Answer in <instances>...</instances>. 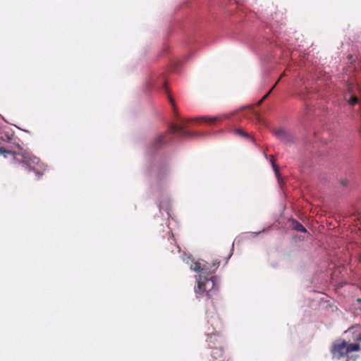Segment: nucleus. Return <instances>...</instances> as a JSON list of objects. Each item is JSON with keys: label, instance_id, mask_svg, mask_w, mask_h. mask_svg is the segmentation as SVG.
Instances as JSON below:
<instances>
[{"label": "nucleus", "instance_id": "13", "mask_svg": "<svg viewBox=\"0 0 361 361\" xmlns=\"http://www.w3.org/2000/svg\"><path fill=\"white\" fill-rule=\"evenodd\" d=\"M209 322H211V325L214 330L216 329H220L222 326L221 322L219 318H213L209 321Z\"/></svg>", "mask_w": 361, "mask_h": 361}, {"label": "nucleus", "instance_id": "20", "mask_svg": "<svg viewBox=\"0 0 361 361\" xmlns=\"http://www.w3.org/2000/svg\"><path fill=\"white\" fill-rule=\"evenodd\" d=\"M281 79V76L279 77V79L278 80V81L276 82V84L274 85V86L278 83V82L279 81V80Z\"/></svg>", "mask_w": 361, "mask_h": 361}, {"label": "nucleus", "instance_id": "15", "mask_svg": "<svg viewBox=\"0 0 361 361\" xmlns=\"http://www.w3.org/2000/svg\"><path fill=\"white\" fill-rule=\"evenodd\" d=\"M271 165H272L273 169L274 171L275 175L276 177L279 178L280 176L279 169V166H277V164L275 163V160H274V158L273 156H271Z\"/></svg>", "mask_w": 361, "mask_h": 361}, {"label": "nucleus", "instance_id": "11", "mask_svg": "<svg viewBox=\"0 0 361 361\" xmlns=\"http://www.w3.org/2000/svg\"><path fill=\"white\" fill-rule=\"evenodd\" d=\"M347 102L350 106H354L356 104H360V99L355 94H352L347 99Z\"/></svg>", "mask_w": 361, "mask_h": 361}, {"label": "nucleus", "instance_id": "4", "mask_svg": "<svg viewBox=\"0 0 361 361\" xmlns=\"http://www.w3.org/2000/svg\"><path fill=\"white\" fill-rule=\"evenodd\" d=\"M275 136L279 139L281 142L286 144H290L294 142L295 137L288 130L283 128H279L274 130Z\"/></svg>", "mask_w": 361, "mask_h": 361}, {"label": "nucleus", "instance_id": "8", "mask_svg": "<svg viewBox=\"0 0 361 361\" xmlns=\"http://www.w3.org/2000/svg\"><path fill=\"white\" fill-rule=\"evenodd\" d=\"M167 142V140L165 138V136L162 135H159L157 136L154 141L152 143V150H155L162 146L163 145L166 144Z\"/></svg>", "mask_w": 361, "mask_h": 361}, {"label": "nucleus", "instance_id": "18", "mask_svg": "<svg viewBox=\"0 0 361 361\" xmlns=\"http://www.w3.org/2000/svg\"><path fill=\"white\" fill-rule=\"evenodd\" d=\"M220 262H215L213 263V270L212 271H214L215 269H217V267L219 266Z\"/></svg>", "mask_w": 361, "mask_h": 361}, {"label": "nucleus", "instance_id": "17", "mask_svg": "<svg viewBox=\"0 0 361 361\" xmlns=\"http://www.w3.org/2000/svg\"><path fill=\"white\" fill-rule=\"evenodd\" d=\"M235 133L237 135H239L243 137H248V134L242 129H237L235 130Z\"/></svg>", "mask_w": 361, "mask_h": 361}, {"label": "nucleus", "instance_id": "5", "mask_svg": "<svg viewBox=\"0 0 361 361\" xmlns=\"http://www.w3.org/2000/svg\"><path fill=\"white\" fill-rule=\"evenodd\" d=\"M170 131L173 133H177L183 138H187L195 135V133L186 130L183 125L172 124L170 127Z\"/></svg>", "mask_w": 361, "mask_h": 361}, {"label": "nucleus", "instance_id": "3", "mask_svg": "<svg viewBox=\"0 0 361 361\" xmlns=\"http://www.w3.org/2000/svg\"><path fill=\"white\" fill-rule=\"evenodd\" d=\"M360 349L358 343H348L346 341H338L334 344L331 350L333 356L337 359L347 355L349 353L357 351Z\"/></svg>", "mask_w": 361, "mask_h": 361}, {"label": "nucleus", "instance_id": "2", "mask_svg": "<svg viewBox=\"0 0 361 361\" xmlns=\"http://www.w3.org/2000/svg\"><path fill=\"white\" fill-rule=\"evenodd\" d=\"M208 275H200L197 281V287L195 289L196 294L199 296L205 295L208 299H214L218 297V286L216 284V277L211 276L207 278Z\"/></svg>", "mask_w": 361, "mask_h": 361}, {"label": "nucleus", "instance_id": "10", "mask_svg": "<svg viewBox=\"0 0 361 361\" xmlns=\"http://www.w3.org/2000/svg\"><path fill=\"white\" fill-rule=\"evenodd\" d=\"M212 349H214L212 352V356L217 359L219 357H221L223 355V348L221 345H219L217 346H213Z\"/></svg>", "mask_w": 361, "mask_h": 361}, {"label": "nucleus", "instance_id": "14", "mask_svg": "<svg viewBox=\"0 0 361 361\" xmlns=\"http://www.w3.org/2000/svg\"><path fill=\"white\" fill-rule=\"evenodd\" d=\"M171 252H175L177 251L178 252H180V247L176 244L174 239L170 240V248Z\"/></svg>", "mask_w": 361, "mask_h": 361}, {"label": "nucleus", "instance_id": "7", "mask_svg": "<svg viewBox=\"0 0 361 361\" xmlns=\"http://www.w3.org/2000/svg\"><path fill=\"white\" fill-rule=\"evenodd\" d=\"M190 269L194 271L199 272L200 275L202 276L209 275L211 273V269L207 263L202 264L200 262H196L191 265Z\"/></svg>", "mask_w": 361, "mask_h": 361}, {"label": "nucleus", "instance_id": "19", "mask_svg": "<svg viewBox=\"0 0 361 361\" xmlns=\"http://www.w3.org/2000/svg\"><path fill=\"white\" fill-rule=\"evenodd\" d=\"M169 102L170 103L174 106V100L173 99V98L171 97V96H169Z\"/></svg>", "mask_w": 361, "mask_h": 361}, {"label": "nucleus", "instance_id": "9", "mask_svg": "<svg viewBox=\"0 0 361 361\" xmlns=\"http://www.w3.org/2000/svg\"><path fill=\"white\" fill-rule=\"evenodd\" d=\"M221 118L220 116H202L197 118L196 121H202L210 124H214L216 122L220 121Z\"/></svg>", "mask_w": 361, "mask_h": 361}, {"label": "nucleus", "instance_id": "16", "mask_svg": "<svg viewBox=\"0 0 361 361\" xmlns=\"http://www.w3.org/2000/svg\"><path fill=\"white\" fill-rule=\"evenodd\" d=\"M274 88V87H272V88L260 100L258 101V102L257 103V106H260L262 104V102L267 98V97L269 96V94L271 93Z\"/></svg>", "mask_w": 361, "mask_h": 361}, {"label": "nucleus", "instance_id": "6", "mask_svg": "<svg viewBox=\"0 0 361 361\" xmlns=\"http://www.w3.org/2000/svg\"><path fill=\"white\" fill-rule=\"evenodd\" d=\"M207 336V342L209 343V346L211 348H212L213 346H217L222 344L224 339L219 331L208 333Z\"/></svg>", "mask_w": 361, "mask_h": 361}, {"label": "nucleus", "instance_id": "1", "mask_svg": "<svg viewBox=\"0 0 361 361\" xmlns=\"http://www.w3.org/2000/svg\"><path fill=\"white\" fill-rule=\"evenodd\" d=\"M0 154L4 158L11 157L14 162L23 164L28 171L34 172L37 179L47 171V166L39 158L22 149L20 139L11 129L0 131Z\"/></svg>", "mask_w": 361, "mask_h": 361}, {"label": "nucleus", "instance_id": "12", "mask_svg": "<svg viewBox=\"0 0 361 361\" xmlns=\"http://www.w3.org/2000/svg\"><path fill=\"white\" fill-rule=\"evenodd\" d=\"M292 224H293V228L295 230H296L297 231H300V232H302V233L307 232L306 228L296 220H293Z\"/></svg>", "mask_w": 361, "mask_h": 361}]
</instances>
